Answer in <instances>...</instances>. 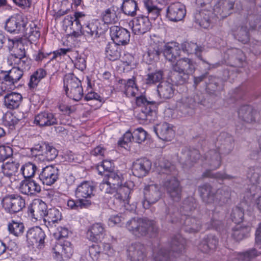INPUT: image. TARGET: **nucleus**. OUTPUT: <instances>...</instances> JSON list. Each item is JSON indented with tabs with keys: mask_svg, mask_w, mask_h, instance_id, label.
Here are the masks:
<instances>
[{
	"mask_svg": "<svg viewBox=\"0 0 261 261\" xmlns=\"http://www.w3.org/2000/svg\"><path fill=\"white\" fill-rule=\"evenodd\" d=\"M193 61L188 58H181L171 66L169 80L176 85H182L188 83L190 76L195 71Z\"/></svg>",
	"mask_w": 261,
	"mask_h": 261,
	"instance_id": "obj_1",
	"label": "nucleus"
},
{
	"mask_svg": "<svg viewBox=\"0 0 261 261\" xmlns=\"http://www.w3.org/2000/svg\"><path fill=\"white\" fill-rule=\"evenodd\" d=\"M126 226L130 232L137 237L145 236L149 232H155L156 230L153 221L138 217L129 220Z\"/></svg>",
	"mask_w": 261,
	"mask_h": 261,
	"instance_id": "obj_2",
	"label": "nucleus"
},
{
	"mask_svg": "<svg viewBox=\"0 0 261 261\" xmlns=\"http://www.w3.org/2000/svg\"><path fill=\"white\" fill-rule=\"evenodd\" d=\"M186 240L180 235H177L172 239L170 244L169 254L167 255L165 250L161 249L154 257L155 261H170L171 256L176 257L181 253L185 248Z\"/></svg>",
	"mask_w": 261,
	"mask_h": 261,
	"instance_id": "obj_3",
	"label": "nucleus"
},
{
	"mask_svg": "<svg viewBox=\"0 0 261 261\" xmlns=\"http://www.w3.org/2000/svg\"><path fill=\"white\" fill-rule=\"evenodd\" d=\"M196 3L198 5L204 7V8L200 12L195 13V22L200 27L204 29H207L211 25L212 16L211 1L196 0Z\"/></svg>",
	"mask_w": 261,
	"mask_h": 261,
	"instance_id": "obj_4",
	"label": "nucleus"
},
{
	"mask_svg": "<svg viewBox=\"0 0 261 261\" xmlns=\"http://www.w3.org/2000/svg\"><path fill=\"white\" fill-rule=\"evenodd\" d=\"M136 103L141 107L137 117L141 120L150 121L152 116L156 114V103L154 101H148L144 96L137 97Z\"/></svg>",
	"mask_w": 261,
	"mask_h": 261,
	"instance_id": "obj_5",
	"label": "nucleus"
},
{
	"mask_svg": "<svg viewBox=\"0 0 261 261\" xmlns=\"http://www.w3.org/2000/svg\"><path fill=\"white\" fill-rule=\"evenodd\" d=\"M3 206L6 212L15 214L21 211L25 207V200L18 195H8L3 199Z\"/></svg>",
	"mask_w": 261,
	"mask_h": 261,
	"instance_id": "obj_6",
	"label": "nucleus"
},
{
	"mask_svg": "<svg viewBox=\"0 0 261 261\" xmlns=\"http://www.w3.org/2000/svg\"><path fill=\"white\" fill-rule=\"evenodd\" d=\"M234 140L233 137L226 133H222L215 142V149L223 155H228L233 150Z\"/></svg>",
	"mask_w": 261,
	"mask_h": 261,
	"instance_id": "obj_7",
	"label": "nucleus"
},
{
	"mask_svg": "<svg viewBox=\"0 0 261 261\" xmlns=\"http://www.w3.org/2000/svg\"><path fill=\"white\" fill-rule=\"evenodd\" d=\"M28 23V19L23 14L11 16L6 22V30L10 33L23 32Z\"/></svg>",
	"mask_w": 261,
	"mask_h": 261,
	"instance_id": "obj_8",
	"label": "nucleus"
},
{
	"mask_svg": "<svg viewBox=\"0 0 261 261\" xmlns=\"http://www.w3.org/2000/svg\"><path fill=\"white\" fill-rule=\"evenodd\" d=\"M160 187L157 185H151L144 189V198L142 205L144 208H148L151 204L157 202L161 197Z\"/></svg>",
	"mask_w": 261,
	"mask_h": 261,
	"instance_id": "obj_9",
	"label": "nucleus"
},
{
	"mask_svg": "<svg viewBox=\"0 0 261 261\" xmlns=\"http://www.w3.org/2000/svg\"><path fill=\"white\" fill-rule=\"evenodd\" d=\"M162 45V42L160 41L158 37L154 36L150 38L147 51L144 55L149 64L159 59L160 55L163 51Z\"/></svg>",
	"mask_w": 261,
	"mask_h": 261,
	"instance_id": "obj_10",
	"label": "nucleus"
},
{
	"mask_svg": "<svg viewBox=\"0 0 261 261\" xmlns=\"http://www.w3.org/2000/svg\"><path fill=\"white\" fill-rule=\"evenodd\" d=\"M133 32L136 35H142L149 31L151 27L148 17L139 15L129 22Z\"/></svg>",
	"mask_w": 261,
	"mask_h": 261,
	"instance_id": "obj_11",
	"label": "nucleus"
},
{
	"mask_svg": "<svg viewBox=\"0 0 261 261\" xmlns=\"http://www.w3.org/2000/svg\"><path fill=\"white\" fill-rule=\"evenodd\" d=\"M167 193L173 201H178L181 197V188L175 176L167 177L164 182Z\"/></svg>",
	"mask_w": 261,
	"mask_h": 261,
	"instance_id": "obj_12",
	"label": "nucleus"
},
{
	"mask_svg": "<svg viewBox=\"0 0 261 261\" xmlns=\"http://www.w3.org/2000/svg\"><path fill=\"white\" fill-rule=\"evenodd\" d=\"M27 241L31 245H37L41 248L44 244L45 234L42 229L38 226L30 228L26 234Z\"/></svg>",
	"mask_w": 261,
	"mask_h": 261,
	"instance_id": "obj_13",
	"label": "nucleus"
},
{
	"mask_svg": "<svg viewBox=\"0 0 261 261\" xmlns=\"http://www.w3.org/2000/svg\"><path fill=\"white\" fill-rule=\"evenodd\" d=\"M59 170L56 166H47L43 168L39 174V179L44 185L50 186L58 179Z\"/></svg>",
	"mask_w": 261,
	"mask_h": 261,
	"instance_id": "obj_14",
	"label": "nucleus"
},
{
	"mask_svg": "<svg viewBox=\"0 0 261 261\" xmlns=\"http://www.w3.org/2000/svg\"><path fill=\"white\" fill-rule=\"evenodd\" d=\"M186 14L185 6L179 2L171 4L167 9L166 16L172 21L181 20Z\"/></svg>",
	"mask_w": 261,
	"mask_h": 261,
	"instance_id": "obj_15",
	"label": "nucleus"
},
{
	"mask_svg": "<svg viewBox=\"0 0 261 261\" xmlns=\"http://www.w3.org/2000/svg\"><path fill=\"white\" fill-rule=\"evenodd\" d=\"M53 250L57 259L59 261L69 258L73 252L71 243L67 241L57 243Z\"/></svg>",
	"mask_w": 261,
	"mask_h": 261,
	"instance_id": "obj_16",
	"label": "nucleus"
},
{
	"mask_svg": "<svg viewBox=\"0 0 261 261\" xmlns=\"http://www.w3.org/2000/svg\"><path fill=\"white\" fill-rule=\"evenodd\" d=\"M132 183H125L124 185L119 187L117 189L116 191L114 194V197L117 200L122 206H123L125 209L129 210V202H130V194L132 190L130 186Z\"/></svg>",
	"mask_w": 261,
	"mask_h": 261,
	"instance_id": "obj_17",
	"label": "nucleus"
},
{
	"mask_svg": "<svg viewBox=\"0 0 261 261\" xmlns=\"http://www.w3.org/2000/svg\"><path fill=\"white\" fill-rule=\"evenodd\" d=\"M110 34L113 42L119 45H125L129 41V32L121 27L114 25L110 29Z\"/></svg>",
	"mask_w": 261,
	"mask_h": 261,
	"instance_id": "obj_18",
	"label": "nucleus"
},
{
	"mask_svg": "<svg viewBox=\"0 0 261 261\" xmlns=\"http://www.w3.org/2000/svg\"><path fill=\"white\" fill-rule=\"evenodd\" d=\"M255 236L256 246L260 250L257 251L255 248H252L242 252L241 257L245 261H251L261 254V222L256 230Z\"/></svg>",
	"mask_w": 261,
	"mask_h": 261,
	"instance_id": "obj_19",
	"label": "nucleus"
},
{
	"mask_svg": "<svg viewBox=\"0 0 261 261\" xmlns=\"http://www.w3.org/2000/svg\"><path fill=\"white\" fill-rule=\"evenodd\" d=\"M34 123L40 127H47L57 125L58 120L56 114L44 111L35 116Z\"/></svg>",
	"mask_w": 261,
	"mask_h": 261,
	"instance_id": "obj_20",
	"label": "nucleus"
},
{
	"mask_svg": "<svg viewBox=\"0 0 261 261\" xmlns=\"http://www.w3.org/2000/svg\"><path fill=\"white\" fill-rule=\"evenodd\" d=\"M23 74L22 70L14 67L11 70L5 72L3 81L9 86V89H15L16 87V84L21 79Z\"/></svg>",
	"mask_w": 261,
	"mask_h": 261,
	"instance_id": "obj_21",
	"label": "nucleus"
},
{
	"mask_svg": "<svg viewBox=\"0 0 261 261\" xmlns=\"http://www.w3.org/2000/svg\"><path fill=\"white\" fill-rule=\"evenodd\" d=\"M105 235V229L101 223H95L90 226L86 233L87 238L93 242L101 241Z\"/></svg>",
	"mask_w": 261,
	"mask_h": 261,
	"instance_id": "obj_22",
	"label": "nucleus"
},
{
	"mask_svg": "<svg viewBox=\"0 0 261 261\" xmlns=\"http://www.w3.org/2000/svg\"><path fill=\"white\" fill-rule=\"evenodd\" d=\"M127 256L131 261H143L145 256V248L139 243L132 244L127 249Z\"/></svg>",
	"mask_w": 261,
	"mask_h": 261,
	"instance_id": "obj_23",
	"label": "nucleus"
},
{
	"mask_svg": "<svg viewBox=\"0 0 261 261\" xmlns=\"http://www.w3.org/2000/svg\"><path fill=\"white\" fill-rule=\"evenodd\" d=\"M151 162L146 159H140L135 162L132 166L133 174L138 177L145 176L151 168Z\"/></svg>",
	"mask_w": 261,
	"mask_h": 261,
	"instance_id": "obj_24",
	"label": "nucleus"
},
{
	"mask_svg": "<svg viewBox=\"0 0 261 261\" xmlns=\"http://www.w3.org/2000/svg\"><path fill=\"white\" fill-rule=\"evenodd\" d=\"M163 53L166 60L174 62L180 55V45L176 42L168 43L164 46Z\"/></svg>",
	"mask_w": 261,
	"mask_h": 261,
	"instance_id": "obj_25",
	"label": "nucleus"
},
{
	"mask_svg": "<svg viewBox=\"0 0 261 261\" xmlns=\"http://www.w3.org/2000/svg\"><path fill=\"white\" fill-rule=\"evenodd\" d=\"M94 187L87 181H83L79 185L75 190V196L80 200H90L93 196Z\"/></svg>",
	"mask_w": 261,
	"mask_h": 261,
	"instance_id": "obj_26",
	"label": "nucleus"
},
{
	"mask_svg": "<svg viewBox=\"0 0 261 261\" xmlns=\"http://www.w3.org/2000/svg\"><path fill=\"white\" fill-rule=\"evenodd\" d=\"M47 205L45 202L40 199H37L31 204L30 212L35 219L40 220L45 216L47 211Z\"/></svg>",
	"mask_w": 261,
	"mask_h": 261,
	"instance_id": "obj_27",
	"label": "nucleus"
},
{
	"mask_svg": "<svg viewBox=\"0 0 261 261\" xmlns=\"http://www.w3.org/2000/svg\"><path fill=\"white\" fill-rule=\"evenodd\" d=\"M153 131L160 139L167 141L171 140L174 137V133L172 127L167 123L154 127Z\"/></svg>",
	"mask_w": 261,
	"mask_h": 261,
	"instance_id": "obj_28",
	"label": "nucleus"
},
{
	"mask_svg": "<svg viewBox=\"0 0 261 261\" xmlns=\"http://www.w3.org/2000/svg\"><path fill=\"white\" fill-rule=\"evenodd\" d=\"M100 23L98 21H94L89 23L83 28V34L90 41L99 37L101 29L99 28Z\"/></svg>",
	"mask_w": 261,
	"mask_h": 261,
	"instance_id": "obj_29",
	"label": "nucleus"
},
{
	"mask_svg": "<svg viewBox=\"0 0 261 261\" xmlns=\"http://www.w3.org/2000/svg\"><path fill=\"white\" fill-rule=\"evenodd\" d=\"M20 191L28 195H35L41 191V187L34 180H24L21 182Z\"/></svg>",
	"mask_w": 261,
	"mask_h": 261,
	"instance_id": "obj_30",
	"label": "nucleus"
},
{
	"mask_svg": "<svg viewBox=\"0 0 261 261\" xmlns=\"http://www.w3.org/2000/svg\"><path fill=\"white\" fill-rule=\"evenodd\" d=\"M22 99V95L18 93L10 92L4 98L5 106L9 109H17L20 106Z\"/></svg>",
	"mask_w": 261,
	"mask_h": 261,
	"instance_id": "obj_31",
	"label": "nucleus"
},
{
	"mask_svg": "<svg viewBox=\"0 0 261 261\" xmlns=\"http://www.w3.org/2000/svg\"><path fill=\"white\" fill-rule=\"evenodd\" d=\"M256 112L251 106H242L238 111L239 118L246 123H251L255 121Z\"/></svg>",
	"mask_w": 261,
	"mask_h": 261,
	"instance_id": "obj_32",
	"label": "nucleus"
},
{
	"mask_svg": "<svg viewBox=\"0 0 261 261\" xmlns=\"http://www.w3.org/2000/svg\"><path fill=\"white\" fill-rule=\"evenodd\" d=\"M157 90L160 97L165 99H169L174 95L172 84L167 81L161 82L158 86Z\"/></svg>",
	"mask_w": 261,
	"mask_h": 261,
	"instance_id": "obj_33",
	"label": "nucleus"
},
{
	"mask_svg": "<svg viewBox=\"0 0 261 261\" xmlns=\"http://www.w3.org/2000/svg\"><path fill=\"white\" fill-rule=\"evenodd\" d=\"M119 44L113 42L109 43L106 47L107 57L112 61H115L120 57V47Z\"/></svg>",
	"mask_w": 261,
	"mask_h": 261,
	"instance_id": "obj_34",
	"label": "nucleus"
},
{
	"mask_svg": "<svg viewBox=\"0 0 261 261\" xmlns=\"http://www.w3.org/2000/svg\"><path fill=\"white\" fill-rule=\"evenodd\" d=\"M61 219V214L60 211L55 208H50L43 219L46 226H51Z\"/></svg>",
	"mask_w": 261,
	"mask_h": 261,
	"instance_id": "obj_35",
	"label": "nucleus"
},
{
	"mask_svg": "<svg viewBox=\"0 0 261 261\" xmlns=\"http://www.w3.org/2000/svg\"><path fill=\"white\" fill-rule=\"evenodd\" d=\"M58 150L53 146L45 143L43 148L42 156H40L41 161H51L54 160L58 155Z\"/></svg>",
	"mask_w": 261,
	"mask_h": 261,
	"instance_id": "obj_36",
	"label": "nucleus"
},
{
	"mask_svg": "<svg viewBox=\"0 0 261 261\" xmlns=\"http://www.w3.org/2000/svg\"><path fill=\"white\" fill-rule=\"evenodd\" d=\"M107 177V180L109 184H111L116 189L122 186L124 178L121 173L119 171H113L106 174Z\"/></svg>",
	"mask_w": 261,
	"mask_h": 261,
	"instance_id": "obj_37",
	"label": "nucleus"
},
{
	"mask_svg": "<svg viewBox=\"0 0 261 261\" xmlns=\"http://www.w3.org/2000/svg\"><path fill=\"white\" fill-rule=\"evenodd\" d=\"M63 82L64 88L66 93L81 84V81L72 73L66 74L64 77Z\"/></svg>",
	"mask_w": 261,
	"mask_h": 261,
	"instance_id": "obj_38",
	"label": "nucleus"
},
{
	"mask_svg": "<svg viewBox=\"0 0 261 261\" xmlns=\"http://www.w3.org/2000/svg\"><path fill=\"white\" fill-rule=\"evenodd\" d=\"M121 9L123 12L128 16H134L138 9V5L135 0H123Z\"/></svg>",
	"mask_w": 261,
	"mask_h": 261,
	"instance_id": "obj_39",
	"label": "nucleus"
},
{
	"mask_svg": "<svg viewBox=\"0 0 261 261\" xmlns=\"http://www.w3.org/2000/svg\"><path fill=\"white\" fill-rule=\"evenodd\" d=\"M20 164L15 161L7 162L2 165L4 174L8 177L15 175L18 172Z\"/></svg>",
	"mask_w": 261,
	"mask_h": 261,
	"instance_id": "obj_40",
	"label": "nucleus"
},
{
	"mask_svg": "<svg viewBox=\"0 0 261 261\" xmlns=\"http://www.w3.org/2000/svg\"><path fill=\"white\" fill-rule=\"evenodd\" d=\"M228 54H231L229 60L233 62L232 66H233L240 67L243 62L245 61V56L241 49L234 48L228 50Z\"/></svg>",
	"mask_w": 261,
	"mask_h": 261,
	"instance_id": "obj_41",
	"label": "nucleus"
},
{
	"mask_svg": "<svg viewBox=\"0 0 261 261\" xmlns=\"http://www.w3.org/2000/svg\"><path fill=\"white\" fill-rule=\"evenodd\" d=\"M11 41L10 40H9ZM12 42L13 44H17V47L14 48L13 53L9 57V60L11 62L16 60L24 57H25L26 52L24 46L20 42H19L18 40H12Z\"/></svg>",
	"mask_w": 261,
	"mask_h": 261,
	"instance_id": "obj_42",
	"label": "nucleus"
},
{
	"mask_svg": "<svg viewBox=\"0 0 261 261\" xmlns=\"http://www.w3.org/2000/svg\"><path fill=\"white\" fill-rule=\"evenodd\" d=\"M247 176L253 184L261 181V166H255L248 168Z\"/></svg>",
	"mask_w": 261,
	"mask_h": 261,
	"instance_id": "obj_43",
	"label": "nucleus"
},
{
	"mask_svg": "<svg viewBox=\"0 0 261 261\" xmlns=\"http://www.w3.org/2000/svg\"><path fill=\"white\" fill-rule=\"evenodd\" d=\"M117 8L114 7L106 9L102 13V20L105 23H115L118 21Z\"/></svg>",
	"mask_w": 261,
	"mask_h": 261,
	"instance_id": "obj_44",
	"label": "nucleus"
},
{
	"mask_svg": "<svg viewBox=\"0 0 261 261\" xmlns=\"http://www.w3.org/2000/svg\"><path fill=\"white\" fill-rule=\"evenodd\" d=\"M250 231V228L248 226L237 225L232 229V237L237 241H240L246 237Z\"/></svg>",
	"mask_w": 261,
	"mask_h": 261,
	"instance_id": "obj_45",
	"label": "nucleus"
},
{
	"mask_svg": "<svg viewBox=\"0 0 261 261\" xmlns=\"http://www.w3.org/2000/svg\"><path fill=\"white\" fill-rule=\"evenodd\" d=\"M185 230L190 232H197L201 227L200 221L193 217H187L185 220Z\"/></svg>",
	"mask_w": 261,
	"mask_h": 261,
	"instance_id": "obj_46",
	"label": "nucleus"
},
{
	"mask_svg": "<svg viewBox=\"0 0 261 261\" xmlns=\"http://www.w3.org/2000/svg\"><path fill=\"white\" fill-rule=\"evenodd\" d=\"M181 47L184 51L190 54H195L200 59H201L200 53L202 47L199 46L196 43L186 42L182 44Z\"/></svg>",
	"mask_w": 261,
	"mask_h": 261,
	"instance_id": "obj_47",
	"label": "nucleus"
},
{
	"mask_svg": "<svg viewBox=\"0 0 261 261\" xmlns=\"http://www.w3.org/2000/svg\"><path fill=\"white\" fill-rule=\"evenodd\" d=\"M8 229L10 233L18 237L22 234L24 227L22 222L12 220L8 224Z\"/></svg>",
	"mask_w": 261,
	"mask_h": 261,
	"instance_id": "obj_48",
	"label": "nucleus"
},
{
	"mask_svg": "<svg viewBox=\"0 0 261 261\" xmlns=\"http://www.w3.org/2000/svg\"><path fill=\"white\" fill-rule=\"evenodd\" d=\"M46 75L45 70L42 68H39L35 71L31 76L29 86L31 88H35L40 82V81L44 78Z\"/></svg>",
	"mask_w": 261,
	"mask_h": 261,
	"instance_id": "obj_49",
	"label": "nucleus"
},
{
	"mask_svg": "<svg viewBox=\"0 0 261 261\" xmlns=\"http://www.w3.org/2000/svg\"><path fill=\"white\" fill-rule=\"evenodd\" d=\"M183 155L185 158V164L189 166L195 163L200 158L199 152L196 149L192 150L186 149L183 152Z\"/></svg>",
	"mask_w": 261,
	"mask_h": 261,
	"instance_id": "obj_50",
	"label": "nucleus"
},
{
	"mask_svg": "<svg viewBox=\"0 0 261 261\" xmlns=\"http://www.w3.org/2000/svg\"><path fill=\"white\" fill-rule=\"evenodd\" d=\"M92 204L90 200H80L79 199L76 201L73 200H69L67 201V206L69 208L72 210H77L79 207L80 208H88Z\"/></svg>",
	"mask_w": 261,
	"mask_h": 261,
	"instance_id": "obj_51",
	"label": "nucleus"
},
{
	"mask_svg": "<svg viewBox=\"0 0 261 261\" xmlns=\"http://www.w3.org/2000/svg\"><path fill=\"white\" fill-rule=\"evenodd\" d=\"M37 170L36 166L30 162L25 164L21 168V171L25 178L33 177Z\"/></svg>",
	"mask_w": 261,
	"mask_h": 261,
	"instance_id": "obj_52",
	"label": "nucleus"
},
{
	"mask_svg": "<svg viewBox=\"0 0 261 261\" xmlns=\"http://www.w3.org/2000/svg\"><path fill=\"white\" fill-rule=\"evenodd\" d=\"M113 168V164L111 161L105 160L97 166V170L99 174L106 176L107 173L114 171Z\"/></svg>",
	"mask_w": 261,
	"mask_h": 261,
	"instance_id": "obj_53",
	"label": "nucleus"
},
{
	"mask_svg": "<svg viewBox=\"0 0 261 261\" xmlns=\"http://www.w3.org/2000/svg\"><path fill=\"white\" fill-rule=\"evenodd\" d=\"M160 174H169L170 173L174 174L175 167L168 161L163 160L160 163Z\"/></svg>",
	"mask_w": 261,
	"mask_h": 261,
	"instance_id": "obj_54",
	"label": "nucleus"
},
{
	"mask_svg": "<svg viewBox=\"0 0 261 261\" xmlns=\"http://www.w3.org/2000/svg\"><path fill=\"white\" fill-rule=\"evenodd\" d=\"M3 119L5 124L8 126L10 128L13 129L20 119L17 117L14 114L11 112H7L5 115Z\"/></svg>",
	"mask_w": 261,
	"mask_h": 261,
	"instance_id": "obj_55",
	"label": "nucleus"
},
{
	"mask_svg": "<svg viewBox=\"0 0 261 261\" xmlns=\"http://www.w3.org/2000/svg\"><path fill=\"white\" fill-rule=\"evenodd\" d=\"M66 94L70 98L75 101H79L82 98L83 95V90L81 84L76 88L71 89L69 91H67Z\"/></svg>",
	"mask_w": 261,
	"mask_h": 261,
	"instance_id": "obj_56",
	"label": "nucleus"
},
{
	"mask_svg": "<svg viewBox=\"0 0 261 261\" xmlns=\"http://www.w3.org/2000/svg\"><path fill=\"white\" fill-rule=\"evenodd\" d=\"M163 71L162 70L149 73L147 75L146 83L148 85L156 84L160 82L163 79Z\"/></svg>",
	"mask_w": 261,
	"mask_h": 261,
	"instance_id": "obj_57",
	"label": "nucleus"
},
{
	"mask_svg": "<svg viewBox=\"0 0 261 261\" xmlns=\"http://www.w3.org/2000/svg\"><path fill=\"white\" fill-rule=\"evenodd\" d=\"M201 197L203 201L210 203L212 200V188L210 185H204L199 188Z\"/></svg>",
	"mask_w": 261,
	"mask_h": 261,
	"instance_id": "obj_58",
	"label": "nucleus"
},
{
	"mask_svg": "<svg viewBox=\"0 0 261 261\" xmlns=\"http://www.w3.org/2000/svg\"><path fill=\"white\" fill-rule=\"evenodd\" d=\"M14 65H17V68L22 70V72L24 71L28 70L31 65V61L28 57H24L23 58L16 59V60L13 61Z\"/></svg>",
	"mask_w": 261,
	"mask_h": 261,
	"instance_id": "obj_59",
	"label": "nucleus"
},
{
	"mask_svg": "<svg viewBox=\"0 0 261 261\" xmlns=\"http://www.w3.org/2000/svg\"><path fill=\"white\" fill-rule=\"evenodd\" d=\"M231 219L235 223H239L243 221L244 211L240 207H235L232 210Z\"/></svg>",
	"mask_w": 261,
	"mask_h": 261,
	"instance_id": "obj_60",
	"label": "nucleus"
},
{
	"mask_svg": "<svg viewBox=\"0 0 261 261\" xmlns=\"http://www.w3.org/2000/svg\"><path fill=\"white\" fill-rule=\"evenodd\" d=\"M147 133L142 128L139 127L134 131L133 141L141 143L146 138Z\"/></svg>",
	"mask_w": 261,
	"mask_h": 261,
	"instance_id": "obj_61",
	"label": "nucleus"
},
{
	"mask_svg": "<svg viewBox=\"0 0 261 261\" xmlns=\"http://www.w3.org/2000/svg\"><path fill=\"white\" fill-rule=\"evenodd\" d=\"M13 154L11 147L8 146H0V163L11 157Z\"/></svg>",
	"mask_w": 261,
	"mask_h": 261,
	"instance_id": "obj_62",
	"label": "nucleus"
},
{
	"mask_svg": "<svg viewBox=\"0 0 261 261\" xmlns=\"http://www.w3.org/2000/svg\"><path fill=\"white\" fill-rule=\"evenodd\" d=\"M100 190L105 193L114 194L116 191V188L114 187L107 180H103L99 185Z\"/></svg>",
	"mask_w": 261,
	"mask_h": 261,
	"instance_id": "obj_63",
	"label": "nucleus"
},
{
	"mask_svg": "<svg viewBox=\"0 0 261 261\" xmlns=\"http://www.w3.org/2000/svg\"><path fill=\"white\" fill-rule=\"evenodd\" d=\"M101 252L100 247L98 245L94 244L89 247V255L93 260H98Z\"/></svg>",
	"mask_w": 261,
	"mask_h": 261,
	"instance_id": "obj_64",
	"label": "nucleus"
}]
</instances>
